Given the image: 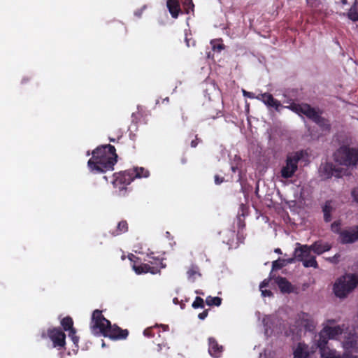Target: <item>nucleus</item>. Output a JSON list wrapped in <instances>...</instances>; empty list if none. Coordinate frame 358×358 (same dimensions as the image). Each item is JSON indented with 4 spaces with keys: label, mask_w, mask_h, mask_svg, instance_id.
<instances>
[{
    "label": "nucleus",
    "mask_w": 358,
    "mask_h": 358,
    "mask_svg": "<svg viewBox=\"0 0 358 358\" xmlns=\"http://www.w3.org/2000/svg\"><path fill=\"white\" fill-rule=\"evenodd\" d=\"M92 157L87 162V166L94 173H104L113 170L117 161V155L110 144L98 146L92 152Z\"/></svg>",
    "instance_id": "1"
},
{
    "label": "nucleus",
    "mask_w": 358,
    "mask_h": 358,
    "mask_svg": "<svg viewBox=\"0 0 358 358\" xmlns=\"http://www.w3.org/2000/svg\"><path fill=\"white\" fill-rule=\"evenodd\" d=\"M358 285V278L354 274H348L339 278L334 285V292L339 298L345 297Z\"/></svg>",
    "instance_id": "2"
},
{
    "label": "nucleus",
    "mask_w": 358,
    "mask_h": 358,
    "mask_svg": "<svg viewBox=\"0 0 358 358\" xmlns=\"http://www.w3.org/2000/svg\"><path fill=\"white\" fill-rule=\"evenodd\" d=\"M110 321L104 317L101 310L96 309L93 311L90 322V329L94 335L107 336Z\"/></svg>",
    "instance_id": "3"
},
{
    "label": "nucleus",
    "mask_w": 358,
    "mask_h": 358,
    "mask_svg": "<svg viewBox=\"0 0 358 358\" xmlns=\"http://www.w3.org/2000/svg\"><path fill=\"white\" fill-rule=\"evenodd\" d=\"M135 172L136 171L129 169L113 174L114 180L113 185L115 188H118L120 195H125L127 189V185H129L135 179V176H138V173Z\"/></svg>",
    "instance_id": "4"
},
{
    "label": "nucleus",
    "mask_w": 358,
    "mask_h": 358,
    "mask_svg": "<svg viewBox=\"0 0 358 358\" xmlns=\"http://www.w3.org/2000/svg\"><path fill=\"white\" fill-rule=\"evenodd\" d=\"M337 161L345 166L358 165V149L341 146L336 154Z\"/></svg>",
    "instance_id": "5"
},
{
    "label": "nucleus",
    "mask_w": 358,
    "mask_h": 358,
    "mask_svg": "<svg viewBox=\"0 0 358 358\" xmlns=\"http://www.w3.org/2000/svg\"><path fill=\"white\" fill-rule=\"evenodd\" d=\"M41 338H49L54 348H65L66 334L60 327H52L46 331H43Z\"/></svg>",
    "instance_id": "6"
},
{
    "label": "nucleus",
    "mask_w": 358,
    "mask_h": 358,
    "mask_svg": "<svg viewBox=\"0 0 358 358\" xmlns=\"http://www.w3.org/2000/svg\"><path fill=\"white\" fill-rule=\"evenodd\" d=\"M301 157L297 153L288 155L285 160V165L280 170V176L284 179H289L294 176L298 170V164Z\"/></svg>",
    "instance_id": "7"
},
{
    "label": "nucleus",
    "mask_w": 358,
    "mask_h": 358,
    "mask_svg": "<svg viewBox=\"0 0 358 358\" xmlns=\"http://www.w3.org/2000/svg\"><path fill=\"white\" fill-rule=\"evenodd\" d=\"M339 241L342 244L354 243L358 241V225L343 229L340 232Z\"/></svg>",
    "instance_id": "8"
},
{
    "label": "nucleus",
    "mask_w": 358,
    "mask_h": 358,
    "mask_svg": "<svg viewBox=\"0 0 358 358\" xmlns=\"http://www.w3.org/2000/svg\"><path fill=\"white\" fill-rule=\"evenodd\" d=\"M342 344L345 350L343 357L345 355H354V353H358L357 336L355 334H350L342 342Z\"/></svg>",
    "instance_id": "9"
},
{
    "label": "nucleus",
    "mask_w": 358,
    "mask_h": 358,
    "mask_svg": "<svg viewBox=\"0 0 358 358\" xmlns=\"http://www.w3.org/2000/svg\"><path fill=\"white\" fill-rule=\"evenodd\" d=\"M128 335L129 331L127 329H122L116 324L112 325L110 322L106 337L112 340H124L127 338Z\"/></svg>",
    "instance_id": "10"
},
{
    "label": "nucleus",
    "mask_w": 358,
    "mask_h": 358,
    "mask_svg": "<svg viewBox=\"0 0 358 358\" xmlns=\"http://www.w3.org/2000/svg\"><path fill=\"white\" fill-rule=\"evenodd\" d=\"M320 176L323 179L331 178L333 176H339L340 171L331 163L322 164L319 169Z\"/></svg>",
    "instance_id": "11"
},
{
    "label": "nucleus",
    "mask_w": 358,
    "mask_h": 358,
    "mask_svg": "<svg viewBox=\"0 0 358 358\" xmlns=\"http://www.w3.org/2000/svg\"><path fill=\"white\" fill-rule=\"evenodd\" d=\"M257 99L262 101L268 107L275 108L277 111H279L280 108L282 107L281 103L274 99L273 95L269 93L260 94L257 96Z\"/></svg>",
    "instance_id": "12"
},
{
    "label": "nucleus",
    "mask_w": 358,
    "mask_h": 358,
    "mask_svg": "<svg viewBox=\"0 0 358 358\" xmlns=\"http://www.w3.org/2000/svg\"><path fill=\"white\" fill-rule=\"evenodd\" d=\"M208 352L210 355L214 358H220L222 357L224 351L222 345L218 344L215 338L210 337L208 338Z\"/></svg>",
    "instance_id": "13"
},
{
    "label": "nucleus",
    "mask_w": 358,
    "mask_h": 358,
    "mask_svg": "<svg viewBox=\"0 0 358 358\" xmlns=\"http://www.w3.org/2000/svg\"><path fill=\"white\" fill-rule=\"evenodd\" d=\"M133 269L136 274H143L150 273L152 274H157L160 273L159 266H152L150 264L142 263L136 265L135 263L133 264Z\"/></svg>",
    "instance_id": "14"
},
{
    "label": "nucleus",
    "mask_w": 358,
    "mask_h": 358,
    "mask_svg": "<svg viewBox=\"0 0 358 358\" xmlns=\"http://www.w3.org/2000/svg\"><path fill=\"white\" fill-rule=\"evenodd\" d=\"M299 325L303 327L308 331H313L315 327L312 316L306 313H301L299 315Z\"/></svg>",
    "instance_id": "15"
},
{
    "label": "nucleus",
    "mask_w": 358,
    "mask_h": 358,
    "mask_svg": "<svg viewBox=\"0 0 358 358\" xmlns=\"http://www.w3.org/2000/svg\"><path fill=\"white\" fill-rule=\"evenodd\" d=\"M311 251H313L311 245H303L295 249L294 255L299 261L303 262L304 259L311 257Z\"/></svg>",
    "instance_id": "16"
},
{
    "label": "nucleus",
    "mask_w": 358,
    "mask_h": 358,
    "mask_svg": "<svg viewBox=\"0 0 358 358\" xmlns=\"http://www.w3.org/2000/svg\"><path fill=\"white\" fill-rule=\"evenodd\" d=\"M343 329L341 326L329 327L328 325L324 327L322 329V336L326 335L330 339H336L337 336L343 334Z\"/></svg>",
    "instance_id": "17"
},
{
    "label": "nucleus",
    "mask_w": 358,
    "mask_h": 358,
    "mask_svg": "<svg viewBox=\"0 0 358 358\" xmlns=\"http://www.w3.org/2000/svg\"><path fill=\"white\" fill-rule=\"evenodd\" d=\"M166 7L171 17L174 19H177L179 15L182 13L179 0H167Z\"/></svg>",
    "instance_id": "18"
},
{
    "label": "nucleus",
    "mask_w": 358,
    "mask_h": 358,
    "mask_svg": "<svg viewBox=\"0 0 358 358\" xmlns=\"http://www.w3.org/2000/svg\"><path fill=\"white\" fill-rule=\"evenodd\" d=\"M275 282L281 292L289 294L294 292V287L285 278L278 276L275 278Z\"/></svg>",
    "instance_id": "19"
},
{
    "label": "nucleus",
    "mask_w": 358,
    "mask_h": 358,
    "mask_svg": "<svg viewBox=\"0 0 358 358\" xmlns=\"http://www.w3.org/2000/svg\"><path fill=\"white\" fill-rule=\"evenodd\" d=\"M322 358H358V355H345L344 357L336 354V351L329 347L320 350Z\"/></svg>",
    "instance_id": "20"
},
{
    "label": "nucleus",
    "mask_w": 358,
    "mask_h": 358,
    "mask_svg": "<svg viewBox=\"0 0 358 358\" xmlns=\"http://www.w3.org/2000/svg\"><path fill=\"white\" fill-rule=\"evenodd\" d=\"M311 248L315 253L321 255L324 252L330 250L331 246L327 243H323L322 241H318L312 244Z\"/></svg>",
    "instance_id": "21"
},
{
    "label": "nucleus",
    "mask_w": 358,
    "mask_h": 358,
    "mask_svg": "<svg viewBox=\"0 0 358 358\" xmlns=\"http://www.w3.org/2000/svg\"><path fill=\"white\" fill-rule=\"evenodd\" d=\"M129 230V225L126 220H122L118 222L117 227L109 231L112 236H117L127 232Z\"/></svg>",
    "instance_id": "22"
},
{
    "label": "nucleus",
    "mask_w": 358,
    "mask_h": 358,
    "mask_svg": "<svg viewBox=\"0 0 358 358\" xmlns=\"http://www.w3.org/2000/svg\"><path fill=\"white\" fill-rule=\"evenodd\" d=\"M187 276L189 280L194 282L196 276H201L199 267L196 264H192L187 271Z\"/></svg>",
    "instance_id": "23"
},
{
    "label": "nucleus",
    "mask_w": 358,
    "mask_h": 358,
    "mask_svg": "<svg viewBox=\"0 0 358 358\" xmlns=\"http://www.w3.org/2000/svg\"><path fill=\"white\" fill-rule=\"evenodd\" d=\"M294 358H310L306 345L299 343L294 352Z\"/></svg>",
    "instance_id": "24"
},
{
    "label": "nucleus",
    "mask_w": 358,
    "mask_h": 358,
    "mask_svg": "<svg viewBox=\"0 0 358 358\" xmlns=\"http://www.w3.org/2000/svg\"><path fill=\"white\" fill-rule=\"evenodd\" d=\"M147 256L149 258L148 262L153 265L152 266H159L160 271L161 268L166 267V264L163 263V259L158 257H155L154 252H152L148 254Z\"/></svg>",
    "instance_id": "25"
},
{
    "label": "nucleus",
    "mask_w": 358,
    "mask_h": 358,
    "mask_svg": "<svg viewBox=\"0 0 358 358\" xmlns=\"http://www.w3.org/2000/svg\"><path fill=\"white\" fill-rule=\"evenodd\" d=\"M61 326L62 327V330L69 331H71L72 330H76V329L73 327V320L70 316H66L64 317L61 320Z\"/></svg>",
    "instance_id": "26"
},
{
    "label": "nucleus",
    "mask_w": 358,
    "mask_h": 358,
    "mask_svg": "<svg viewBox=\"0 0 358 358\" xmlns=\"http://www.w3.org/2000/svg\"><path fill=\"white\" fill-rule=\"evenodd\" d=\"M304 115L310 119L313 122H315L316 120H318V117L320 115V114L314 108L311 107L308 104L306 110H305Z\"/></svg>",
    "instance_id": "27"
},
{
    "label": "nucleus",
    "mask_w": 358,
    "mask_h": 358,
    "mask_svg": "<svg viewBox=\"0 0 358 358\" xmlns=\"http://www.w3.org/2000/svg\"><path fill=\"white\" fill-rule=\"evenodd\" d=\"M331 210L332 207L331 206V201H327L324 206L322 208V211L324 213V220L326 222H329L331 220Z\"/></svg>",
    "instance_id": "28"
},
{
    "label": "nucleus",
    "mask_w": 358,
    "mask_h": 358,
    "mask_svg": "<svg viewBox=\"0 0 358 358\" xmlns=\"http://www.w3.org/2000/svg\"><path fill=\"white\" fill-rule=\"evenodd\" d=\"M348 16L349 19H350L353 22L358 21V3L357 1H355L354 4L352 6L349 12L348 13Z\"/></svg>",
    "instance_id": "29"
},
{
    "label": "nucleus",
    "mask_w": 358,
    "mask_h": 358,
    "mask_svg": "<svg viewBox=\"0 0 358 358\" xmlns=\"http://www.w3.org/2000/svg\"><path fill=\"white\" fill-rule=\"evenodd\" d=\"M293 259H280L273 261L272 262V270H279L285 266L288 263H292Z\"/></svg>",
    "instance_id": "30"
},
{
    "label": "nucleus",
    "mask_w": 358,
    "mask_h": 358,
    "mask_svg": "<svg viewBox=\"0 0 358 358\" xmlns=\"http://www.w3.org/2000/svg\"><path fill=\"white\" fill-rule=\"evenodd\" d=\"M329 338L326 335L322 336V331L319 334V338L317 340V347L320 350L327 348L328 340Z\"/></svg>",
    "instance_id": "31"
},
{
    "label": "nucleus",
    "mask_w": 358,
    "mask_h": 358,
    "mask_svg": "<svg viewBox=\"0 0 358 358\" xmlns=\"http://www.w3.org/2000/svg\"><path fill=\"white\" fill-rule=\"evenodd\" d=\"M314 122L324 131H329L331 129V125L329 123V121L321 115H320L318 117V120H316Z\"/></svg>",
    "instance_id": "32"
},
{
    "label": "nucleus",
    "mask_w": 358,
    "mask_h": 358,
    "mask_svg": "<svg viewBox=\"0 0 358 358\" xmlns=\"http://www.w3.org/2000/svg\"><path fill=\"white\" fill-rule=\"evenodd\" d=\"M222 299L220 297L218 296H208L206 299V303L208 306H220L222 303Z\"/></svg>",
    "instance_id": "33"
},
{
    "label": "nucleus",
    "mask_w": 358,
    "mask_h": 358,
    "mask_svg": "<svg viewBox=\"0 0 358 358\" xmlns=\"http://www.w3.org/2000/svg\"><path fill=\"white\" fill-rule=\"evenodd\" d=\"M131 171H136L135 173H138V176H135V178H148L150 176L149 171L143 167L134 168Z\"/></svg>",
    "instance_id": "34"
},
{
    "label": "nucleus",
    "mask_w": 358,
    "mask_h": 358,
    "mask_svg": "<svg viewBox=\"0 0 358 358\" xmlns=\"http://www.w3.org/2000/svg\"><path fill=\"white\" fill-rule=\"evenodd\" d=\"M303 265L306 268L313 267L315 268H318V264L314 256H311L310 258L306 259L303 261Z\"/></svg>",
    "instance_id": "35"
},
{
    "label": "nucleus",
    "mask_w": 358,
    "mask_h": 358,
    "mask_svg": "<svg viewBox=\"0 0 358 358\" xmlns=\"http://www.w3.org/2000/svg\"><path fill=\"white\" fill-rule=\"evenodd\" d=\"M182 6L186 14H189L190 12H194V4L192 0H183Z\"/></svg>",
    "instance_id": "36"
},
{
    "label": "nucleus",
    "mask_w": 358,
    "mask_h": 358,
    "mask_svg": "<svg viewBox=\"0 0 358 358\" xmlns=\"http://www.w3.org/2000/svg\"><path fill=\"white\" fill-rule=\"evenodd\" d=\"M192 306L194 308H204V301L203 299L200 296H196L194 302L192 303Z\"/></svg>",
    "instance_id": "37"
},
{
    "label": "nucleus",
    "mask_w": 358,
    "mask_h": 358,
    "mask_svg": "<svg viewBox=\"0 0 358 358\" xmlns=\"http://www.w3.org/2000/svg\"><path fill=\"white\" fill-rule=\"evenodd\" d=\"M69 336L71 338L76 347H78L79 337L76 336V330L70 331Z\"/></svg>",
    "instance_id": "38"
},
{
    "label": "nucleus",
    "mask_w": 358,
    "mask_h": 358,
    "mask_svg": "<svg viewBox=\"0 0 358 358\" xmlns=\"http://www.w3.org/2000/svg\"><path fill=\"white\" fill-rule=\"evenodd\" d=\"M308 103H301V104H297L296 109L295 110V113L297 114H305V110H306L308 108Z\"/></svg>",
    "instance_id": "39"
},
{
    "label": "nucleus",
    "mask_w": 358,
    "mask_h": 358,
    "mask_svg": "<svg viewBox=\"0 0 358 358\" xmlns=\"http://www.w3.org/2000/svg\"><path fill=\"white\" fill-rule=\"evenodd\" d=\"M237 225H238V233H237V236H240L241 234V231H243L245 228V222L243 220H242L241 217H238V223H237Z\"/></svg>",
    "instance_id": "40"
},
{
    "label": "nucleus",
    "mask_w": 358,
    "mask_h": 358,
    "mask_svg": "<svg viewBox=\"0 0 358 358\" xmlns=\"http://www.w3.org/2000/svg\"><path fill=\"white\" fill-rule=\"evenodd\" d=\"M341 223L340 222L335 221L331 224V230L338 234L340 235V232L342 231L343 229L340 227Z\"/></svg>",
    "instance_id": "41"
},
{
    "label": "nucleus",
    "mask_w": 358,
    "mask_h": 358,
    "mask_svg": "<svg viewBox=\"0 0 358 358\" xmlns=\"http://www.w3.org/2000/svg\"><path fill=\"white\" fill-rule=\"evenodd\" d=\"M306 3L312 8H317L320 4V0H307Z\"/></svg>",
    "instance_id": "42"
},
{
    "label": "nucleus",
    "mask_w": 358,
    "mask_h": 358,
    "mask_svg": "<svg viewBox=\"0 0 358 358\" xmlns=\"http://www.w3.org/2000/svg\"><path fill=\"white\" fill-rule=\"evenodd\" d=\"M152 329H153V327H149V328L145 329L143 331V334L145 336L149 337V338L153 337L155 334L152 331Z\"/></svg>",
    "instance_id": "43"
},
{
    "label": "nucleus",
    "mask_w": 358,
    "mask_h": 358,
    "mask_svg": "<svg viewBox=\"0 0 358 358\" xmlns=\"http://www.w3.org/2000/svg\"><path fill=\"white\" fill-rule=\"evenodd\" d=\"M351 195H352L353 199L356 202H358V187L352 189V190L351 192Z\"/></svg>",
    "instance_id": "44"
},
{
    "label": "nucleus",
    "mask_w": 358,
    "mask_h": 358,
    "mask_svg": "<svg viewBox=\"0 0 358 358\" xmlns=\"http://www.w3.org/2000/svg\"><path fill=\"white\" fill-rule=\"evenodd\" d=\"M269 282H270V279L269 278H267V279H264L260 284L259 285V289L260 290L263 289L264 287H266L267 286H268L269 285Z\"/></svg>",
    "instance_id": "45"
},
{
    "label": "nucleus",
    "mask_w": 358,
    "mask_h": 358,
    "mask_svg": "<svg viewBox=\"0 0 358 358\" xmlns=\"http://www.w3.org/2000/svg\"><path fill=\"white\" fill-rule=\"evenodd\" d=\"M208 310H203L202 313H199L198 315V317L200 319V320H204L208 316Z\"/></svg>",
    "instance_id": "46"
},
{
    "label": "nucleus",
    "mask_w": 358,
    "mask_h": 358,
    "mask_svg": "<svg viewBox=\"0 0 358 358\" xmlns=\"http://www.w3.org/2000/svg\"><path fill=\"white\" fill-rule=\"evenodd\" d=\"M224 182V178L220 177L218 175L215 176V183L216 185H220L222 182Z\"/></svg>",
    "instance_id": "47"
},
{
    "label": "nucleus",
    "mask_w": 358,
    "mask_h": 358,
    "mask_svg": "<svg viewBox=\"0 0 358 358\" xmlns=\"http://www.w3.org/2000/svg\"><path fill=\"white\" fill-rule=\"evenodd\" d=\"M262 295L263 296H271L273 295V293L271 290L268 289H262Z\"/></svg>",
    "instance_id": "48"
},
{
    "label": "nucleus",
    "mask_w": 358,
    "mask_h": 358,
    "mask_svg": "<svg viewBox=\"0 0 358 358\" xmlns=\"http://www.w3.org/2000/svg\"><path fill=\"white\" fill-rule=\"evenodd\" d=\"M298 103H292L289 106H287V108H289L292 111L295 112Z\"/></svg>",
    "instance_id": "49"
},
{
    "label": "nucleus",
    "mask_w": 358,
    "mask_h": 358,
    "mask_svg": "<svg viewBox=\"0 0 358 358\" xmlns=\"http://www.w3.org/2000/svg\"><path fill=\"white\" fill-rule=\"evenodd\" d=\"M198 145V138H196L195 139L192 140L191 142V146L192 148H196Z\"/></svg>",
    "instance_id": "50"
},
{
    "label": "nucleus",
    "mask_w": 358,
    "mask_h": 358,
    "mask_svg": "<svg viewBox=\"0 0 358 358\" xmlns=\"http://www.w3.org/2000/svg\"><path fill=\"white\" fill-rule=\"evenodd\" d=\"M237 237H238V240H241V239H243H243L245 238V236H244V234H243V231H241V234H240V236H237Z\"/></svg>",
    "instance_id": "51"
},
{
    "label": "nucleus",
    "mask_w": 358,
    "mask_h": 358,
    "mask_svg": "<svg viewBox=\"0 0 358 358\" xmlns=\"http://www.w3.org/2000/svg\"><path fill=\"white\" fill-rule=\"evenodd\" d=\"M160 327L163 329L164 331L169 330V326L166 324H161Z\"/></svg>",
    "instance_id": "52"
},
{
    "label": "nucleus",
    "mask_w": 358,
    "mask_h": 358,
    "mask_svg": "<svg viewBox=\"0 0 358 358\" xmlns=\"http://www.w3.org/2000/svg\"><path fill=\"white\" fill-rule=\"evenodd\" d=\"M244 94H248V97L253 98V96L252 95V93L250 92H246L245 91H243Z\"/></svg>",
    "instance_id": "53"
},
{
    "label": "nucleus",
    "mask_w": 358,
    "mask_h": 358,
    "mask_svg": "<svg viewBox=\"0 0 358 358\" xmlns=\"http://www.w3.org/2000/svg\"><path fill=\"white\" fill-rule=\"evenodd\" d=\"M327 322L329 324H334L336 322V321L334 320H328Z\"/></svg>",
    "instance_id": "54"
},
{
    "label": "nucleus",
    "mask_w": 358,
    "mask_h": 358,
    "mask_svg": "<svg viewBox=\"0 0 358 358\" xmlns=\"http://www.w3.org/2000/svg\"><path fill=\"white\" fill-rule=\"evenodd\" d=\"M275 252L276 253H279V254H281V250L280 248H277L275 250Z\"/></svg>",
    "instance_id": "55"
},
{
    "label": "nucleus",
    "mask_w": 358,
    "mask_h": 358,
    "mask_svg": "<svg viewBox=\"0 0 358 358\" xmlns=\"http://www.w3.org/2000/svg\"><path fill=\"white\" fill-rule=\"evenodd\" d=\"M236 169H237V168H236V167H235V166H231V170H232V171H233L234 173H235V172L236 171Z\"/></svg>",
    "instance_id": "56"
},
{
    "label": "nucleus",
    "mask_w": 358,
    "mask_h": 358,
    "mask_svg": "<svg viewBox=\"0 0 358 358\" xmlns=\"http://www.w3.org/2000/svg\"><path fill=\"white\" fill-rule=\"evenodd\" d=\"M341 3L345 5L348 3V1L347 0H341Z\"/></svg>",
    "instance_id": "57"
},
{
    "label": "nucleus",
    "mask_w": 358,
    "mask_h": 358,
    "mask_svg": "<svg viewBox=\"0 0 358 358\" xmlns=\"http://www.w3.org/2000/svg\"><path fill=\"white\" fill-rule=\"evenodd\" d=\"M28 80H29L28 78H24V79H22V83H24L27 82Z\"/></svg>",
    "instance_id": "58"
},
{
    "label": "nucleus",
    "mask_w": 358,
    "mask_h": 358,
    "mask_svg": "<svg viewBox=\"0 0 358 358\" xmlns=\"http://www.w3.org/2000/svg\"><path fill=\"white\" fill-rule=\"evenodd\" d=\"M220 50L223 49L222 45H219L217 47Z\"/></svg>",
    "instance_id": "59"
},
{
    "label": "nucleus",
    "mask_w": 358,
    "mask_h": 358,
    "mask_svg": "<svg viewBox=\"0 0 358 358\" xmlns=\"http://www.w3.org/2000/svg\"><path fill=\"white\" fill-rule=\"evenodd\" d=\"M167 101V102H169V97H166V99H164L163 100V101Z\"/></svg>",
    "instance_id": "60"
},
{
    "label": "nucleus",
    "mask_w": 358,
    "mask_h": 358,
    "mask_svg": "<svg viewBox=\"0 0 358 358\" xmlns=\"http://www.w3.org/2000/svg\"><path fill=\"white\" fill-rule=\"evenodd\" d=\"M110 142H115V139L114 138H110Z\"/></svg>",
    "instance_id": "61"
},
{
    "label": "nucleus",
    "mask_w": 358,
    "mask_h": 358,
    "mask_svg": "<svg viewBox=\"0 0 358 358\" xmlns=\"http://www.w3.org/2000/svg\"><path fill=\"white\" fill-rule=\"evenodd\" d=\"M133 258H136L134 255H131Z\"/></svg>",
    "instance_id": "62"
}]
</instances>
